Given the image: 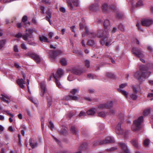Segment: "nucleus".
<instances>
[{
    "label": "nucleus",
    "mask_w": 153,
    "mask_h": 153,
    "mask_svg": "<svg viewBox=\"0 0 153 153\" xmlns=\"http://www.w3.org/2000/svg\"><path fill=\"white\" fill-rule=\"evenodd\" d=\"M23 39L25 41H27V44L32 45L36 46V44L34 42H30L29 40V38L33 40V37L32 35H29L28 33H27L23 35L22 37Z\"/></svg>",
    "instance_id": "7ed1b4c3"
},
{
    "label": "nucleus",
    "mask_w": 153,
    "mask_h": 153,
    "mask_svg": "<svg viewBox=\"0 0 153 153\" xmlns=\"http://www.w3.org/2000/svg\"><path fill=\"white\" fill-rule=\"evenodd\" d=\"M136 94L137 93H134L131 94L130 97L133 100H135L137 99V97Z\"/></svg>",
    "instance_id": "c03bdc74"
},
{
    "label": "nucleus",
    "mask_w": 153,
    "mask_h": 153,
    "mask_svg": "<svg viewBox=\"0 0 153 153\" xmlns=\"http://www.w3.org/2000/svg\"><path fill=\"white\" fill-rule=\"evenodd\" d=\"M115 113V111L113 108H111L109 110V114L110 115H113Z\"/></svg>",
    "instance_id": "6e6d98bb"
},
{
    "label": "nucleus",
    "mask_w": 153,
    "mask_h": 153,
    "mask_svg": "<svg viewBox=\"0 0 153 153\" xmlns=\"http://www.w3.org/2000/svg\"><path fill=\"white\" fill-rule=\"evenodd\" d=\"M49 54L50 57L53 58H55L57 56L55 51H52L51 53H50Z\"/></svg>",
    "instance_id": "c756f323"
},
{
    "label": "nucleus",
    "mask_w": 153,
    "mask_h": 153,
    "mask_svg": "<svg viewBox=\"0 0 153 153\" xmlns=\"http://www.w3.org/2000/svg\"><path fill=\"white\" fill-rule=\"evenodd\" d=\"M40 87L41 88V93L40 95L43 97L44 93L46 91V89L45 88V82H42L40 83Z\"/></svg>",
    "instance_id": "9b49d317"
},
{
    "label": "nucleus",
    "mask_w": 153,
    "mask_h": 153,
    "mask_svg": "<svg viewBox=\"0 0 153 153\" xmlns=\"http://www.w3.org/2000/svg\"><path fill=\"white\" fill-rule=\"evenodd\" d=\"M70 130L73 134L76 135L77 134V130L74 126H72L71 127Z\"/></svg>",
    "instance_id": "bb28decb"
},
{
    "label": "nucleus",
    "mask_w": 153,
    "mask_h": 153,
    "mask_svg": "<svg viewBox=\"0 0 153 153\" xmlns=\"http://www.w3.org/2000/svg\"><path fill=\"white\" fill-rule=\"evenodd\" d=\"M98 108H99L101 110L106 108V104L105 103L101 104L99 105L98 106Z\"/></svg>",
    "instance_id": "e433bc0d"
},
{
    "label": "nucleus",
    "mask_w": 153,
    "mask_h": 153,
    "mask_svg": "<svg viewBox=\"0 0 153 153\" xmlns=\"http://www.w3.org/2000/svg\"><path fill=\"white\" fill-rule=\"evenodd\" d=\"M26 31H27L30 34V35H32V33H33L35 31V29H26Z\"/></svg>",
    "instance_id": "864d4df0"
},
{
    "label": "nucleus",
    "mask_w": 153,
    "mask_h": 153,
    "mask_svg": "<svg viewBox=\"0 0 153 153\" xmlns=\"http://www.w3.org/2000/svg\"><path fill=\"white\" fill-rule=\"evenodd\" d=\"M114 142V140L113 137L110 136L107 137L105 140H102L101 143L102 144H104L108 143H113Z\"/></svg>",
    "instance_id": "1a4fd4ad"
},
{
    "label": "nucleus",
    "mask_w": 153,
    "mask_h": 153,
    "mask_svg": "<svg viewBox=\"0 0 153 153\" xmlns=\"http://www.w3.org/2000/svg\"><path fill=\"white\" fill-rule=\"evenodd\" d=\"M40 40L41 42H49L48 41V38L44 36H40L39 37Z\"/></svg>",
    "instance_id": "5701e85b"
},
{
    "label": "nucleus",
    "mask_w": 153,
    "mask_h": 153,
    "mask_svg": "<svg viewBox=\"0 0 153 153\" xmlns=\"http://www.w3.org/2000/svg\"><path fill=\"white\" fill-rule=\"evenodd\" d=\"M95 109L94 108H92L88 110L87 112V114L88 115H94L95 113Z\"/></svg>",
    "instance_id": "7c9ffc66"
},
{
    "label": "nucleus",
    "mask_w": 153,
    "mask_h": 153,
    "mask_svg": "<svg viewBox=\"0 0 153 153\" xmlns=\"http://www.w3.org/2000/svg\"><path fill=\"white\" fill-rule=\"evenodd\" d=\"M74 79L72 74H69L68 77V80L69 81H72Z\"/></svg>",
    "instance_id": "bf43d9fd"
},
{
    "label": "nucleus",
    "mask_w": 153,
    "mask_h": 153,
    "mask_svg": "<svg viewBox=\"0 0 153 153\" xmlns=\"http://www.w3.org/2000/svg\"><path fill=\"white\" fill-rule=\"evenodd\" d=\"M143 77L144 78H147L150 75L151 72L149 71H145L142 72Z\"/></svg>",
    "instance_id": "cd10ccee"
},
{
    "label": "nucleus",
    "mask_w": 153,
    "mask_h": 153,
    "mask_svg": "<svg viewBox=\"0 0 153 153\" xmlns=\"http://www.w3.org/2000/svg\"><path fill=\"white\" fill-rule=\"evenodd\" d=\"M132 52L135 56L139 58L143 57L144 56L143 52L140 48H133L132 51Z\"/></svg>",
    "instance_id": "f03ea898"
},
{
    "label": "nucleus",
    "mask_w": 153,
    "mask_h": 153,
    "mask_svg": "<svg viewBox=\"0 0 153 153\" xmlns=\"http://www.w3.org/2000/svg\"><path fill=\"white\" fill-rule=\"evenodd\" d=\"M55 79V82L56 83V84L57 85V86L59 88H61V85L60 84V83L59 81L57 79Z\"/></svg>",
    "instance_id": "5fc2aeb1"
},
{
    "label": "nucleus",
    "mask_w": 153,
    "mask_h": 153,
    "mask_svg": "<svg viewBox=\"0 0 153 153\" xmlns=\"http://www.w3.org/2000/svg\"><path fill=\"white\" fill-rule=\"evenodd\" d=\"M143 5V4L142 1H141L140 0L139 1H138V2L137 3L135 6L136 7H140L142 6Z\"/></svg>",
    "instance_id": "3c124183"
},
{
    "label": "nucleus",
    "mask_w": 153,
    "mask_h": 153,
    "mask_svg": "<svg viewBox=\"0 0 153 153\" xmlns=\"http://www.w3.org/2000/svg\"><path fill=\"white\" fill-rule=\"evenodd\" d=\"M72 1L74 6L76 7H79V0H72Z\"/></svg>",
    "instance_id": "c9c22d12"
},
{
    "label": "nucleus",
    "mask_w": 153,
    "mask_h": 153,
    "mask_svg": "<svg viewBox=\"0 0 153 153\" xmlns=\"http://www.w3.org/2000/svg\"><path fill=\"white\" fill-rule=\"evenodd\" d=\"M140 70L142 71H146L148 70L149 68L147 66V65H141L140 67Z\"/></svg>",
    "instance_id": "2f4dec72"
},
{
    "label": "nucleus",
    "mask_w": 153,
    "mask_h": 153,
    "mask_svg": "<svg viewBox=\"0 0 153 153\" xmlns=\"http://www.w3.org/2000/svg\"><path fill=\"white\" fill-rule=\"evenodd\" d=\"M118 28L122 31H124V27L122 24H120L119 25Z\"/></svg>",
    "instance_id": "680f3d73"
},
{
    "label": "nucleus",
    "mask_w": 153,
    "mask_h": 153,
    "mask_svg": "<svg viewBox=\"0 0 153 153\" xmlns=\"http://www.w3.org/2000/svg\"><path fill=\"white\" fill-rule=\"evenodd\" d=\"M45 7L43 6H41L40 7V9L41 10V12L42 14H44L45 13Z\"/></svg>",
    "instance_id": "052dcab7"
},
{
    "label": "nucleus",
    "mask_w": 153,
    "mask_h": 153,
    "mask_svg": "<svg viewBox=\"0 0 153 153\" xmlns=\"http://www.w3.org/2000/svg\"><path fill=\"white\" fill-rule=\"evenodd\" d=\"M42 2L44 4L47 5H49L51 3L50 0H42Z\"/></svg>",
    "instance_id": "49530a36"
},
{
    "label": "nucleus",
    "mask_w": 153,
    "mask_h": 153,
    "mask_svg": "<svg viewBox=\"0 0 153 153\" xmlns=\"http://www.w3.org/2000/svg\"><path fill=\"white\" fill-rule=\"evenodd\" d=\"M73 52L79 56H82V52L80 50H74L73 51Z\"/></svg>",
    "instance_id": "a878e982"
},
{
    "label": "nucleus",
    "mask_w": 153,
    "mask_h": 153,
    "mask_svg": "<svg viewBox=\"0 0 153 153\" xmlns=\"http://www.w3.org/2000/svg\"><path fill=\"white\" fill-rule=\"evenodd\" d=\"M87 144L86 143H84L81 145L80 147H79V149L80 150L77 152H76V153H81V150L82 149H84V148H85V147H84V146H86L87 145Z\"/></svg>",
    "instance_id": "ea45409f"
},
{
    "label": "nucleus",
    "mask_w": 153,
    "mask_h": 153,
    "mask_svg": "<svg viewBox=\"0 0 153 153\" xmlns=\"http://www.w3.org/2000/svg\"><path fill=\"white\" fill-rule=\"evenodd\" d=\"M135 78L140 80L142 78H143L142 72L140 71H138L136 72L134 74Z\"/></svg>",
    "instance_id": "aec40b11"
},
{
    "label": "nucleus",
    "mask_w": 153,
    "mask_h": 153,
    "mask_svg": "<svg viewBox=\"0 0 153 153\" xmlns=\"http://www.w3.org/2000/svg\"><path fill=\"white\" fill-rule=\"evenodd\" d=\"M107 114V113L105 112L100 111L98 113V116L99 117H104Z\"/></svg>",
    "instance_id": "58836bf2"
},
{
    "label": "nucleus",
    "mask_w": 153,
    "mask_h": 153,
    "mask_svg": "<svg viewBox=\"0 0 153 153\" xmlns=\"http://www.w3.org/2000/svg\"><path fill=\"white\" fill-rule=\"evenodd\" d=\"M60 62L61 65L63 66H65L67 65V61L65 58H62L60 60Z\"/></svg>",
    "instance_id": "4c0bfd02"
},
{
    "label": "nucleus",
    "mask_w": 153,
    "mask_h": 153,
    "mask_svg": "<svg viewBox=\"0 0 153 153\" xmlns=\"http://www.w3.org/2000/svg\"><path fill=\"white\" fill-rule=\"evenodd\" d=\"M102 142V141H94L92 143V145L94 146H96L99 144L102 145V144L101 143Z\"/></svg>",
    "instance_id": "a19ab883"
},
{
    "label": "nucleus",
    "mask_w": 153,
    "mask_h": 153,
    "mask_svg": "<svg viewBox=\"0 0 153 153\" xmlns=\"http://www.w3.org/2000/svg\"><path fill=\"white\" fill-rule=\"evenodd\" d=\"M2 97H0L1 99L3 100L4 102H6L7 103H9V102L8 100H6L5 99L4 97V96L2 95H1Z\"/></svg>",
    "instance_id": "338daca9"
},
{
    "label": "nucleus",
    "mask_w": 153,
    "mask_h": 153,
    "mask_svg": "<svg viewBox=\"0 0 153 153\" xmlns=\"http://www.w3.org/2000/svg\"><path fill=\"white\" fill-rule=\"evenodd\" d=\"M16 82L18 84L21 88H24L25 85L24 84H25V82L21 78L18 79L17 80Z\"/></svg>",
    "instance_id": "2eb2a0df"
},
{
    "label": "nucleus",
    "mask_w": 153,
    "mask_h": 153,
    "mask_svg": "<svg viewBox=\"0 0 153 153\" xmlns=\"http://www.w3.org/2000/svg\"><path fill=\"white\" fill-rule=\"evenodd\" d=\"M85 30L86 33L87 35L89 36V37L90 38L94 37L96 36V34L92 32H89L88 29L87 27L85 26Z\"/></svg>",
    "instance_id": "4468645a"
},
{
    "label": "nucleus",
    "mask_w": 153,
    "mask_h": 153,
    "mask_svg": "<svg viewBox=\"0 0 153 153\" xmlns=\"http://www.w3.org/2000/svg\"><path fill=\"white\" fill-rule=\"evenodd\" d=\"M29 143L30 146L32 149L37 147L38 146V143L37 142H34L33 140L30 138L29 140Z\"/></svg>",
    "instance_id": "a211bd4d"
},
{
    "label": "nucleus",
    "mask_w": 153,
    "mask_h": 153,
    "mask_svg": "<svg viewBox=\"0 0 153 153\" xmlns=\"http://www.w3.org/2000/svg\"><path fill=\"white\" fill-rule=\"evenodd\" d=\"M147 66L148 67L149 69L153 68V64L150 62L148 63L147 64Z\"/></svg>",
    "instance_id": "4d7b16f0"
},
{
    "label": "nucleus",
    "mask_w": 153,
    "mask_h": 153,
    "mask_svg": "<svg viewBox=\"0 0 153 153\" xmlns=\"http://www.w3.org/2000/svg\"><path fill=\"white\" fill-rule=\"evenodd\" d=\"M102 9L103 12L104 13L108 12L109 9V7L108 4L106 3L102 4Z\"/></svg>",
    "instance_id": "f8f14e48"
},
{
    "label": "nucleus",
    "mask_w": 153,
    "mask_h": 153,
    "mask_svg": "<svg viewBox=\"0 0 153 153\" xmlns=\"http://www.w3.org/2000/svg\"><path fill=\"white\" fill-rule=\"evenodd\" d=\"M78 92V90L76 89H74L71 90V93L73 95H75Z\"/></svg>",
    "instance_id": "13d9d810"
},
{
    "label": "nucleus",
    "mask_w": 153,
    "mask_h": 153,
    "mask_svg": "<svg viewBox=\"0 0 153 153\" xmlns=\"http://www.w3.org/2000/svg\"><path fill=\"white\" fill-rule=\"evenodd\" d=\"M127 85L128 84L127 83L121 84L119 86L120 88L118 89V91L125 96L127 98L128 97V93L127 92L123 90L122 89L127 86Z\"/></svg>",
    "instance_id": "20e7f679"
},
{
    "label": "nucleus",
    "mask_w": 153,
    "mask_h": 153,
    "mask_svg": "<svg viewBox=\"0 0 153 153\" xmlns=\"http://www.w3.org/2000/svg\"><path fill=\"white\" fill-rule=\"evenodd\" d=\"M132 144L135 147H137L138 146V142L137 139H134L131 141Z\"/></svg>",
    "instance_id": "393cba45"
},
{
    "label": "nucleus",
    "mask_w": 153,
    "mask_h": 153,
    "mask_svg": "<svg viewBox=\"0 0 153 153\" xmlns=\"http://www.w3.org/2000/svg\"><path fill=\"white\" fill-rule=\"evenodd\" d=\"M23 36V35H22V33H19L15 35V37L17 38H19L22 37Z\"/></svg>",
    "instance_id": "69168bd1"
},
{
    "label": "nucleus",
    "mask_w": 153,
    "mask_h": 153,
    "mask_svg": "<svg viewBox=\"0 0 153 153\" xmlns=\"http://www.w3.org/2000/svg\"><path fill=\"white\" fill-rule=\"evenodd\" d=\"M141 23L143 26L149 27L152 25L153 20L149 19H144L142 20Z\"/></svg>",
    "instance_id": "423d86ee"
},
{
    "label": "nucleus",
    "mask_w": 153,
    "mask_h": 153,
    "mask_svg": "<svg viewBox=\"0 0 153 153\" xmlns=\"http://www.w3.org/2000/svg\"><path fill=\"white\" fill-rule=\"evenodd\" d=\"M108 34L106 32L102 30H99L97 33L98 36L100 38L105 37Z\"/></svg>",
    "instance_id": "f3484780"
},
{
    "label": "nucleus",
    "mask_w": 153,
    "mask_h": 153,
    "mask_svg": "<svg viewBox=\"0 0 153 153\" xmlns=\"http://www.w3.org/2000/svg\"><path fill=\"white\" fill-rule=\"evenodd\" d=\"M140 88L139 86L137 85V87L135 86H133V91L134 93H137V89H138Z\"/></svg>",
    "instance_id": "a18cd8bd"
},
{
    "label": "nucleus",
    "mask_w": 153,
    "mask_h": 153,
    "mask_svg": "<svg viewBox=\"0 0 153 153\" xmlns=\"http://www.w3.org/2000/svg\"><path fill=\"white\" fill-rule=\"evenodd\" d=\"M99 0H97L96 2L89 6V9L91 11L96 12L98 10L99 6Z\"/></svg>",
    "instance_id": "0eeeda50"
},
{
    "label": "nucleus",
    "mask_w": 153,
    "mask_h": 153,
    "mask_svg": "<svg viewBox=\"0 0 153 153\" xmlns=\"http://www.w3.org/2000/svg\"><path fill=\"white\" fill-rule=\"evenodd\" d=\"M47 16H46V20L49 22L50 24H51V21L50 19L51 17L52 13L50 11V10H48L46 12Z\"/></svg>",
    "instance_id": "6ab92c4d"
},
{
    "label": "nucleus",
    "mask_w": 153,
    "mask_h": 153,
    "mask_svg": "<svg viewBox=\"0 0 153 153\" xmlns=\"http://www.w3.org/2000/svg\"><path fill=\"white\" fill-rule=\"evenodd\" d=\"M46 98L48 100V107H50L51 105L52 98L51 97L48 98V97H46Z\"/></svg>",
    "instance_id": "37998d69"
},
{
    "label": "nucleus",
    "mask_w": 153,
    "mask_h": 153,
    "mask_svg": "<svg viewBox=\"0 0 153 153\" xmlns=\"http://www.w3.org/2000/svg\"><path fill=\"white\" fill-rule=\"evenodd\" d=\"M106 76L111 78H114L115 75L113 74L111 72H107L106 74Z\"/></svg>",
    "instance_id": "473e14b6"
},
{
    "label": "nucleus",
    "mask_w": 153,
    "mask_h": 153,
    "mask_svg": "<svg viewBox=\"0 0 153 153\" xmlns=\"http://www.w3.org/2000/svg\"><path fill=\"white\" fill-rule=\"evenodd\" d=\"M150 109H148L144 111L143 112V114L144 116H147L150 113Z\"/></svg>",
    "instance_id": "09e8293b"
},
{
    "label": "nucleus",
    "mask_w": 153,
    "mask_h": 153,
    "mask_svg": "<svg viewBox=\"0 0 153 153\" xmlns=\"http://www.w3.org/2000/svg\"><path fill=\"white\" fill-rule=\"evenodd\" d=\"M85 66L87 68H89L90 66V62L88 60H85Z\"/></svg>",
    "instance_id": "603ef678"
},
{
    "label": "nucleus",
    "mask_w": 153,
    "mask_h": 153,
    "mask_svg": "<svg viewBox=\"0 0 153 153\" xmlns=\"http://www.w3.org/2000/svg\"><path fill=\"white\" fill-rule=\"evenodd\" d=\"M27 16H23L22 18V22H25L27 21Z\"/></svg>",
    "instance_id": "774afa93"
},
{
    "label": "nucleus",
    "mask_w": 153,
    "mask_h": 153,
    "mask_svg": "<svg viewBox=\"0 0 153 153\" xmlns=\"http://www.w3.org/2000/svg\"><path fill=\"white\" fill-rule=\"evenodd\" d=\"M71 71L72 73L76 75H80L83 72L81 69L76 68H73Z\"/></svg>",
    "instance_id": "dca6fc26"
},
{
    "label": "nucleus",
    "mask_w": 153,
    "mask_h": 153,
    "mask_svg": "<svg viewBox=\"0 0 153 153\" xmlns=\"http://www.w3.org/2000/svg\"><path fill=\"white\" fill-rule=\"evenodd\" d=\"M78 99V97L76 96H68L66 97V100H67L70 99H72L73 100L76 101Z\"/></svg>",
    "instance_id": "b1692460"
},
{
    "label": "nucleus",
    "mask_w": 153,
    "mask_h": 153,
    "mask_svg": "<svg viewBox=\"0 0 153 153\" xmlns=\"http://www.w3.org/2000/svg\"><path fill=\"white\" fill-rule=\"evenodd\" d=\"M64 73L63 70L61 68H59L57 70L55 75L53 74V77L55 79L60 78L63 75Z\"/></svg>",
    "instance_id": "6e6552de"
},
{
    "label": "nucleus",
    "mask_w": 153,
    "mask_h": 153,
    "mask_svg": "<svg viewBox=\"0 0 153 153\" xmlns=\"http://www.w3.org/2000/svg\"><path fill=\"white\" fill-rule=\"evenodd\" d=\"M6 41L5 40H2L0 41V50L2 49L4 46Z\"/></svg>",
    "instance_id": "79ce46f5"
},
{
    "label": "nucleus",
    "mask_w": 153,
    "mask_h": 153,
    "mask_svg": "<svg viewBox=\"0 0 153 153\" xmlns=\"http://www.w3.org/2000/svg\"><path fill=\"white\" fill-rule=\"evenodd\" d=\"M104 26L105 28H107L110 25V22L108 20L106 19L104 21Z\"/></svg>",
    "instance_id": "f704fd0d"
},
{
    "label": "nucleus",
    "mask_w": 153,
    "mask_h": 153,
    "mask_svg": "<svg viewBox=\"0 0 153 153\" xmlns=\"http://www.w3.org/2000/svg\"><path fill=\"white\" fill-rule=\"evenodd\" d=\"M143 120V117H140L138 119L134 122V124L131 126V129L134 131L138 130L141 127V123Z\"/></svg>",
    "instance_id": "f257e3e1"
},
{
    "label": "nucleus",
    "mask_w": 153,
    "mask_h": 153,
    "mask_svg": "<svg viewBox=\"0 0 153 153\" xmlns=\"http://www.w3.org/2000/svg\"><path fill=\"white\" fill-rule=\"evenodd\" d=\"M123 15L121 13L117 12L116 13V16L117 18L120 19L122 18Z\"/></svg>",
    "instance_id": "de8ad7c7"
},
{
    "label": "nucleus",
    "mask_w": 153,
    "mask_h": 153,
    "mask_svg": "<svg viewBox=\"0 0 153 153\" xmlns=\"http://www.w3.org/2000/svg\"><path fill=\"white\" fill-rule=\"evenodd\" d=\"M27 55L34 60L37 63H40L41 59L39 56L37 54L34 53L29 52L27 53Z\"/></svg>",
    "instance_id": "39448f33"
},
{
    "label": "nucleus",
    "mask_w": 153,
    "mask_h": 153,
    "mask_svg": "<svg viewBox=\"0 0 153 153\" xmlns=\"http://www.w3.org/2000/svg\"><path fill=\"white\" fill-rule=\"evenodd\" d=\"M66 2L68 5L69 8L72 10H76L73 7L71 0H66Z\"/></svg>",
    "instance_id": "4be33fe9"
},
{
    "label": "nucleus",
    "mask_w": 153,
    "mask_h": 153,
    "mask_svg": "<svg viewBox=\"0 0 153 153\" xmlns=\"http://www.w3.org/2000/svg\"><path fill=\"white\" fill-rule=\"evenodd\" d=\"M61 134L65 135L67 134V131L66 129H63L60 131Z\"/></svg>",
    "instance_id": "e2e57ef3"
},
{
    "label": "nucleus",
    "mask_w": 153,
    "mask_h": 153,
    "mask_svg": "<svg viewBox=\"0 0 153 153\" xmlns=\"http://www.w3.org/2000/svg\"><path fill=\"white\" fill-rule=\"evenodd\" d=\"M87 44L89 45L92 46L94 44V42L92 40H90L88 42Z\"/></svg>",
    "instance_id": "8fccbe9b"
},
{
    "label": "nucleus",
    "mask_w": 153,
    "mask_h": 153,
    "mask_svg": "<svg viewBox=\"0 0 153 153\" xmlns=\"http://www.w3.org/2000/svg\"><path fill=\"white\" fill-rule=\"evenodd\" d=\"M121 124L119 123L116 128V132L117 134H122L123 133V130L121 128Z\"/></svg>",
    "instance_id": "ddd939ff"
},
{
    "label": "nucleus",
    "mask_w": 153,
    "mask_h": 153,
    "mask_svg": "<svg viewBox=\"0 0 153 153\" xmlns=\"http://www.w3.org/2000/svg\"><path fill=\"white\" fill-rule=\"evenodd\" d=\"M107 108H110L113 106V102L112 101H108L105 103Z\"/></svg>",
    "instance_id": "c85d7f7f"
},
{
    "label": "nucleus",
    "mask_w": 153,
    "mask_h": 153,
    "mask_svg": "<svg viewBox=\"0 0 153 153\" xmlns=\"http://www.w3.org/2000/svg\"><path fill=\"white\" fill-rule=\"evenodd\" d=\"M108 34L106 36L104 37V40L106 41L105 45L107 46H109V45L110 44V43L112 42V40L111 39L108 38Z\"/></svg>",
    "instance_id": "412c9836"
},
{
    "label": "nucleus",
    "mask_w": 153,
    "mask_h": 153,
    "mask_svg": "<svg viewBox=\"0 0 153 153\" xmlns=\"http://www.w3.org/2000/svg\"><path fill=\"white\" fill-rule=\"evenodd\" d=\"M86 115V114L85 113V112L83 111H81L80 112L79 114V117H81L82 116H85Z\"/></svg>",
    "instance_id": "0e129e2a"
},
{
    "label": "nucleus",
    "mask_w": 153,
    "mask_h": 153,
    "mask_svg": "<svg viewBox=\"0 0 153 153\" xmlns=\"http://www.w3.org/2000/svg\"><path fill=\"white\" fill-rule=\"evenodd\" d=\"M119 144L120 147L123 149L125 153H130L129 150L125 143L122 142H120Z\"/></svg>",
    "instance_id": "9d476101"
},
{
    "label": "nucleus",
    "mask_w": 153,
    "mask_h": 153,
    "mask_svg": "<svg viewBox=\"0 0 153 153\" xmlns=\"http://www.w3.org/2000/svg\"><path fill=\"white\" fill-rule=\"evenodd\" d=\"M150 140L148 139H146L143 142V145L145 147H148L149 143Z\"/></svg>",
    "instance_id": "72a5a7b5"
}]
</instances>
